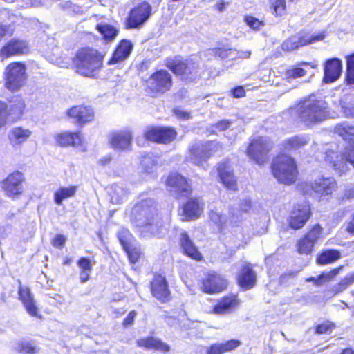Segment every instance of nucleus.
<instances>
[{"mask_svg":"<svg viewBox=\"0 0 354 354\" xmlns=\"http://www.w3.org/2000/svg\"><path fill=\"white\" fill-rule=\"evenodd\" d=\"M291 113H295L301 122L310 126L322 122L328 115L327 103L322 100L309 97L301 100L291 108Z\"/></svg>","mask_w":354,"mask_h":354,"instance_id":"nucleus-3","label":"nucleus"},{"mask_svg":"<svg viewBox=\"0 0 354 354\" xmlns=\"http://www.w3.org/2000/svg\"><path fill=\"white\" fill-rule=\"evenodd\" d=\"M167 190L176 198L187 197L192 192L191 187L187 180L178 173L170 174L167 180Z\"/></svg>","mask_w":354,"mask_h":354,"instance_id":"nucleus-10","label":"nucleus"},{"mask_svg":"<svg viewBox=\"0 0 354 354\" xmlns=\"http://www.w3.org/2000/svg\"><path fill=\"white\" fill-rule=\"evenodd\" d=\"M272 147V142L268 138L257 136L251 140L247 149V155L257 164L262 165L266 162L268 153Z\"/></svg>","mask_w":354,"mask_h":354,"instance_id":"nucleus-8","label":"nucleus"},{"mask_svg":"<svg viewBox=\"0 0 354 354\" xmlns=\"http://www.w3.org/2000/svg\"><path fill=\"white\" fill-rule=\"evenodd\" d=\"M137 345L146 349H155L162 352H169L170 347L160 339L151 337L140 338L137 340Z\"/></svg>","mask_w":354,"mask_h":354,"instance_id":"nucleus-28","label":"nucleus"},{"mask_svg":"<svg viewBox=\"0 0 354 354\" xmlns=\"http://www.w3.org/2000/svg\"><path fill=\"white\" fill-rule=\"evenodd\" d=\"M306 72L301 67H291L286 71V76L288 78L301 77L306 75Z\"/></svg>","mask_w":354,"mask_h":354,"instance_id":"nucleus-53","label":"nucleus"},{"mask_svg":"<svg viewBox=\"0 0 354 354\" xmlns=\"http://www.w3.org/2000/svg\"><path fill=\"white\" fill-rule=\"evenodd\" d=\"M234 220V216L232 215L230 219V223L231 225V232L236 238V241H234V247L239 248L243 243H246V241L243 233L242 227L238 225H232Z\"/></svg>","mask_w":354,"mask_h":354,"instance_id":"nucleus-40","label":"nucleus"},{"mask_svg":"<svg viewBox=\"0 0 354 354\" xmlns=\"http://www.w3.org/2000/svg\"><path fill=\"white\" fill-rule=\"evenodd\" d=\"M67 115L74 120L75 123L83 124L91 121L94 118L93 110L88 106H74L67 111Z\"/></svg>","mask_w":354,"mask_h":354,"instance_id":"nucleus-21","label":"nucleus"},{"mask_svg":"<svg viewBox=\"0 0 354 354\" xmlns=\"http://www.w3.org/2000/svg\"><path fill=\"white\" fill-rule=\"evenodd\" d=\"M183 216L185 220L197 218L201 212L197 199H190L183 207Z\"/></svg>","mask_w":354,"mask_h":354,"instance_id":"nucleus-35","label":"nucleus"},{"mask_svg":"<svg viewBox=\"0 0 354 354\" xmlns=\"http://www.w3.org/2000/svg\"><path fill=\"white\" fill-rule=\"evenodd\" d=\"M132 48L133 45L131 41L126 39L121 41L109 63L115 64L125 59L129 56Z\"/></svg>","mask_w":354,"mask_h":354,"instance_id":"nucleus-31","label":"nucleus"},{"mask_svg":"<svg viewBox=\"0 0 354 354\" xmlns=\"http://www.w3.org/2000/svg\"><path fill=\"white\" fill-rule=\"evenodd\" d=\"M28 47L26 41L23 40L12 39L1 50L2 57H8L13 55H19L26 53Z\"/></svg>","mask_w":354,"mask_h":354,"instance_id":"nucleus-25","label":"nucleus"},{"mask_svg":"<svg viewBox=\"0 0 354 354\" xmlns=\"http://www.w3.org/2000/svg\"><path fill=\"white\" fill-rule=\"evenodd\" d=\"M145 136L149 140L167 144L176 138V133L169 127H150L145 131Z\"/></svg>","mask_w":354,"mask_h":354,"instance_id":"nucleus-16","label":"nucleus"},{"mask_svg":"<svg viewBox=\"0 0 354 354\" xmlns=\"http://www.w3.org/2000/svg\"><path fill=\"white\" fill-rule=\"evenodd\" d=\"M16 350L23 354H34L36 352V348L32 344L27 342H21L17 344Z\"/></svg>","mask_w":354,"mask_h":354,"instance_id":"nucleus-51","label":"nucleus"},{"mask_svg":"<svg viewBox=\"0 0 354 354\" xmlns=\"http://www.w3.org/2000/svg\"><path fill=\"white\" fill-rule=\"evenodd\" d=\"M151 293L154 297L161 302L169 300L170 291L168 289V285L165 277L161 275L155 276L151 282Z\"/></svg>","mask_w":354,"mask_h":354,"instance_id":"nucleus-22","label":"nucleus"},{"mask_svg":"<svg viewBox=\"0 0 354 354\" xmlns=\"http://www.w3.org/2000/svg\"><path fill=\"white\" fill-rule=\"evenodd\" d=\"M7 115V106L3 102H0V128L6 125Z\"/></svg>","mask_w":354,"mask_h":354,"instance_id":"nucleus-58","label":"nucleus"},{"mask_svg":"<svg viewBox=\"0 0 354 354\" xmlns=\"http://www.w3.org/2000/svg\"><path fill=\"white\" fill-rule=\"evenodd\" d=\"M310 138L306 135H298L286 139L283 142V147L285 149L297 150L308 144Z\"/></svg>","mask_w":354,"mask_h":354,"instance_id":"nucleus-32","label":"nucleus"},{"mask_svg":"<svg viewBox=\"0 0 354 354\" xmlns=\"http://www.w3.org/2000/svg\"><path fill=\"white\" fill-rule=\"evenodd\" d=\"M315 245L304 236L297 242L298 252L301 254H310L313 252Z\"/></svg>","mask_w":354,"mask_h":354,"instance_id":"nucleus-45","label":"nucleus"},{"mask_svg":"<svg viewBox=\"0 0 354 354\" xmlns=\"http://www.w3.org/2000/svg\"><path fill=\"white\" fill-rule=\"evenodd\" d=\"M272 170L274 178L285 185L295 183L298 174L295 160L286 154L279 155L273 160Z\"/></svg>","mask_w":354,"mask_h":354,"instance_id":"nucleus-4","label":"nucleus"},{"mask_svg":"<svg viewBox=\"0 0 354 354\" xmlns=\"http://www.w3.org/2000/svg\"><path fill=\"white\" fill-rule=\"evenodd\" d=\"M141 165L145 171L149 174H153L156 171L157 160L151 156H144Z\"/></svg>","mask_w":354,"mask_h":354,"instance_id":"nucleus-44","label":"nucleus"},{"mask_svg":"<svg viewBox=\"0 0 354 354\" xmlns=\"http://www.w3.org/2000/svg\"><path fill=\"white\" fill-rule=\"evenodd\" d=\"M325 35L323 32L313 35H309L306 32H299L286 40L282 44L281 47L283 50L291 51L300 46L322 41Z\"/></svg>","mask_w":354,"mask_h":354,"instance_id":"nucleus-12","label":"nucleus"},{"mask_svg":"<svg viewBox=\"0 0 354 354\" xmlns=\"http://www.w3.org/2000/svg\"><path fill=\"white\" fill-rule=\"evenodd\" d=\"M167 66L182 79L192 80L197 77L198 64L192 60L185 62L172 59L168 61Z\"/></svg>","mask_w":354,"mask_h":354,"instance_id":"nucleus-11","label":"nucleus"},{"mask_svg":"<svg viewBox=\"0 0 354 354\" xmlns=\"http://www.w3.org/2000/svg\"><path fill=\"white\" fill-rule=\"evenodd\" d=\"M237 279L239 286L245 290L250 289L255 285L256 275L249 263H245L243 266Z\"/></svg>","mask_w":354,"mask_h":354,"instance_id":"nucleus-27","label":"nucleus"},{"mask_svg":"<svg viewBox=\"0 0 354 354\" xmlns=\"http://www.w3.org/2000/svg\"><path fill=\"white\" fill-rule=\"evenodd\" d=\"M241 342L236 339H232L230 341H227L224 343H221V346L223 353L231 351L237 348L238 346H239Z\"/></svg>","mask_w":354,"mask_h":354,"instance_id":"nucleus-55","label":"nucleus"},{"mask_svg":"<svg viewBox=\"0 0 354 354\" xmlns=\"http://www.w3.org/2000/svg\"><path fill=\"white\" fill-rule=\"evenodd\" d=\"M354 283V272L344 277L337 284L333 286L331 291L333 295L342 292Z\"/></svg>","mask_w":354,"mask_h":354,"instance_id":"nucleus-39","label":"nucleus"},{"mask_svg":"<svg viewBox=\"0 0 354 354\" xmlns=\"http://www.w3.org/2000/svg\"><path fill=\"white\" fill-rule=\"evenodd\" d=\"M118 237L123 248H128L131 245V234L128 230H121L118 233Z\"/></svg>","mask_w":354,"mask_h":354,"instance_id":"nucleus-50","label":"nucleus"},{"mask_svg":"<svg viewBox=\"0 0 354 354\" xmlns=\"http://www.w3.org/2000/svg\"><path fill=\"white\" fill-rule=\"evenodd\" d=\"M24 176L22 173L16 171L10 174L3 181V189L6 194L11 198H16L23 192Z\"/></svg>","mask_w":354,"mask_h":354,"instance_id":"nucleus-18","label":"nucleus"},{"mask_svg":"<svg viewBox=\"0 0 354 354\" xmlns=\"http://www.w3.org/2000/svg\"><path fill=\"white\" fill-rule=\"evenodd\" d=\"M342 71V61L337 58H333L326 61L324 66V82L331 83L336 81L341 75Z\"/></svg>","mask_w":354,"mask_h":354,"instance_id":"nucleus-23","label":"nucleus"},{"mask_svg":"<svg viewBox=\"0 0 354 354\" xmlns=\"http://www.w3.org/2000/svg\"><path fill=\"white\" fill-rule=\"evenodd\" d=\"M66 242V237L63 235H57L53 239V245L56 248H62Z\"/></svg>","mask_w":354,"mask_h":354,"instance_id":"nucleus-61","label":"nucleus"},{"mask_svg":"<svg viewBox=\"0 0 354 354\" xmlns=\"http://www.w3.org/2000/svg\"><path fill=\"white\" fill-rule=\"evenodd\" d=\"M174 113L177 118L182 119V120H189L190 118V113L187 112L186 111H184L183 109H181L180 108L174 109Z\"/></svg>","mask_w":354,"mask_h":354,"instance_id":"nucleus-59","label":"nucleus"},{"mask_svg":"<svg viewBox=\"0 0 354 354\" xmlns=\"http://www.w3.org/2000/svg\"><path fill=\"white\" fill-rule=\"evenodd\" d=\"M171 84V76L169 72L165 70L154 73L148 82V86L151 91L162 93L169 91Z\"/></svg>","mask_w":354,"mask_h":354,"instance_id":"nucleus-15","label":"nucleus"},{"mask_svg":"<svg viewBox=\"0 0 354 354\" xmlns=\"http://www.w3.org/2000/svg\"><path fill=\"white\" fill-rule=\"evenodd\" d=\"M323 228L319 224H317L314 225L304 236L315 245L321 238Z\"/></svg>","mask_w":354,"mask_h":354,"instance_id":"nucleus-47","label":"nucleus"},{"mask_svg":"<svg viewBox=\"0 0 354 354\" xmlns=\"http://www.w3.org/2000/svg\"><path fill=\"white\" fill-rule=\"evenodd\" d=\"M342 268V266H339L337 268L333 269L327 273L321 274L322 279H324L325 282L331 281L339 273Z\"/></svg>","mask_w":354,"mask_h":354,"instance_id":"nucleus-57","label":"nucleus"},{"mask_svg":"<svg viewBox=\"0 0 354 354\" xmlns=\"http://www.w3.org/2000/svg\"><path fill=\"white\" fill-rule=\"evenodd\" d=\"M335 324L330 322L326 321L320 324H318L315 328V333L317 334H327L330 333L335 328Z\"/></svg>","mask_w":354,"mask_h":354,"instance_id":"nucleus-49","label":"nucleus"},{"mask_svg":"<svg viewBox=\"0 0 354 354\" xmlns=\"http://www.w3.org/2000/svg\"><path fill=\"white\" fill-rule=\"evenodd\" d=\"M109 194L113 204H121L126 200L128 191L122 186L115 184L110 187Z\"/></svg>","mask_w":354,"mask_h":354,"instance_id":"nucleus-36","label":"nucleus"},{"mask_svg":"<svg viewBox=\"0 0 354 354\" xmlns=\"http://www.w3.org/2000/svg\"><path fill=\"white\" fill-rule=\"evenodd\" d=\"M180 246L183 252L193 259L199 261L202 256L186 233L180 234Z\"/></svg>","mask_w":354,"mask_h":354,"instance_id":"nucleus-29","label":"nucleus"},{"mask_svg":"<svg viewBox=\"0 0 354 354\" xmlns=\"http://www.w3.org/2000/svg\"><path fill=\"white\" fill-rule=\"evenodd\" d=\"M136 315V313L135 310L131 311L128 314L127 317L124 319V320L123 322V325L124 326H128L131 325L133 323L134 318H135Z\"/></svg>","mask_w":354,"mask_h":354,"instance_id":"nucleus-62","label":"nucleus"},{"mask_svg":"<svg viewBox=\"0 0 354 354\" xmlns=\"http://www.w3.org/2000/svg\"><path fill=\"white\" fill-rule=\"evenodd\" d=\"M312 189L320 197H326L332 195L337 189V184L333 178H324L323 176L316 178L311 185Z\"/></svg>","mask_w":354,"mask_h":354,"instance_id":"nucleus-20","label":"nucleus"},{"mask_svg":"<svg viewBox=\"0 0 354 354\" xmlns=\"http://www.w3.org/2000/svg\"><path fill=\"white\" fill-rule=\"evenodd\" d=\"M246 24L253 30H259L264 26V22L253 16H245L244 19Z\"/></svg>","mask_w":354,"mask_h":354,"instance_id":"nucleus-52","label":"nucleus"},{"mask_svg":"<svg viewBox=\"0 0 354 354\" xmlns=\"http://www.w3.org/2000/svg\"><path fill=\"white\" fill-rule=\"evenodd\" d=\"M240 304L235 295H229L222 298L214 307L213 313L216 315H227L234 310Z\"/></svg>","mask_w":354,"mask_h":354,"instance_id":"nucleus-24","label":"nucleus"},{"mask_svg":"<svg viewBox=\"0 0 354 354\" xmlns=\"http://www.w3.org/2000/svg\"><path fill=\"white\" fill-rule=\"evenodd\" d=\"M25 102L20 97H14L8 106V113L15 118H19L23 113Z\"/></svg>","mask_w":354,"mask_h":354,"instance_id":"nucleus-38","label":"nucleus"},{"mask_svg":"<svg viewBox=\"0 0 354 354\" xmlns=\"http://www.w3.org/2000/svg\"><path fill=\"white\" fill-rule=\"evenodd\" d=\"M221 149L222 147L217 141H197L191 146L187 160L196 165L202 166L203 162Z\"/></svg>","mask_w":354,"mask_h":354,"instance_id":"nucleus-6","label":"nucleus"},{"mask_svg":"<svg viewBox=\"0 0 354 354\" xmlns=\"http://www.w3.org/2000/svg\"><path fill=\"white\" fill-rule=\"evenodd\" d=\"M311 215L310 205L307 202L297 204L290 213L288 218L289 226L294 230L302 228Z\"/></svg>","mask_w":354,"mask_h":354,"instance_id":"nucleus-13","label":"nucleus"},{"mask_svg":"<svg viewBox=\"0 0 354 354\" xmlns=\"http://www.w3.org/2000/svg\"><path fill=\"white\" fill-rule=\"evenodd\" d=\"M57 142L62 147H77L81 145V138L79 133L64 132L56 136Z\"/></svg>","mask_w":354,"mask_h":354,"instance_id":"nucleus-34","label":"nucleus"},{"mask_svg":"<svg viewBox=\"0 0 354 354\" xmlns=\"http://www.w3.org/2000/svg\"><path fill=\"white\" fill-rule=\"evenodd\" d=\"M335 133L341 136L345 144L344 153H339L337 147L330 146L325 152L326 164L341 176L348 170V163L354 167V127L347 123L337 124Z\"/></svg>","mask_w":354,"mask_h":354,"instance_id":"nucleus-1","label":"nucleus"},{"mask_svg":"<svg viewBox=\"0 0 354 354\" xmlns=\"http://www.w3.org/2000/svg\"><path fill=\"white\" fill-rule=\"evenodd\" d=\"M75 64L78 73L88 77L101 67L102 59L97 50L85 48L77 53Z\"/></svg>","mask_w":354,"mask_h":354,"instance_id":"nucleus-5","label":"nucleus"},{"mask_svg":"<svg viewBox=\"0 0 354 354\" xmlns=\"http://www.w3.org/2000/svg\"><path fill=\"white\" fill-rule=\"evenodd\" d=\"M209 218L221 230L225 227L227 223L226 216L221 214L218 210H211L209 213Z\"/></svg>","mask_w":354,"mask_h":354,"instance_id":"nucleus-46","label":"nucleus"},{"mask_svg":"<svg viewBox=\"0 0 354 354\" xmlns=\"http://www.w3.org/2000/svg\"><path fill=\"white\" fill-rule=\"evenodd\" d=\"M127 252L130 261L135 263L140 257V250L138 248H131V245L128 246V248H124Z\"/></svg>","mask_w":354,"mask_h":354,"instance_id":"nucleus-54","label":"nucleus"},{"mask_svg":"<svg viewBox=\"0 0 354 354\" xmlns=\"http://www.w3.org/2000/svg\"><path fill=\"white\" fill-rule=\"evenodd\" d=\"M151 10V5L145 1L132 8L126 21V28L128 29L139 28L149 19Z\"/></svg>","mask_w":354,"mask_h":354,"instance_id":"nucleus-9","label":"nucleus"},{"mask_svg":"<svg viewBox=\"0 0 354 354\" xmlns=\"http://www.w3.org/2000/svg\"><path fill=\"white\" fill-rule=\"evenodd\" d=\"M132 132L128 129H122L112 132L109 137V143L115 150H129L131 147Z\"/></svg>","mask_w":354,"mask_h":354,"instance_id":"nucleus-17","label":"nucleus"},{"mask_svg":"<svg viewBox=\"0 0 354 354\" xmlns=\"http://www.w3.org/2000/svg\"><path fill=\"white\" fill-rule=\"evenodd\" d=\"M232 122L230 120H223L221 121L218 122L215 124L216 129H217L218 131H225L230 128L231 126Z\"/></svg>","mask_w":354,"mask_h":354,"instance_id":"nucleus-60","label":"nucleus"},{"mask_svg":"<svg viewBox=\"0 0 354 354\" xmlns=\"http://www.w3.org/2000/svg\"><path fill=\"white\" fill-rule=\"evenodd\" d=\"M19 299L23 304L26 312L32 317L41 318L39 314L38 308L36 306V301L30 289L27 286H24L19 281L18 288Z\"/></svg>","mask_w":354,"mask_h":354,"instance_id":"nucleus-19","label":"nucleus"},{"mask_svg":"<svg viewBox=\"0 0 354 354\" xmlns=\"http://www.w3.org/2000/svg\"><path fill=\"white\" fill-rule=\"evenodd\" d=\"M96 28L107 40L113 39L118 33V30L114 26L107 24H99Z\"/></svg>","mask_w":354,"mask_h":354,"instance_id":"nucleus-41","label":"nucleus"},{"mask_svg":"<svg viewBox=\"0 0 354 354\" xmlns=\"http://www.w3.org/2000/svg\"><path fill=\"white\" fill-rule=\"evenodd\" d=\"M131 221L141 229L145 236L160 237L167 232V228L158 219L157 205L151 199H145L137 203L130 214Z\"/></svg>","mask_w":354,"mask_h":354,"instance_id":"nucleus-2","label":"nucleus"},{"mask_svg":"<svg viewBox=\"0 0 354 354\" xmlns=\"http://www.w3.org/2000/svg\"><path fill=\"white\" fill-rule=\"evenodd\" d=\"M210 51L214 56L218 57L221 59H229L234 60V55L237 54L234 48H215L211 49Z\"/></svg>","mask_w":354,"mask_h":354,"instance_id":"nucleus-43","label":"nucleus"},{"mask_svg":"<svg viewBox=\"0 0 354 354\" xmlns=\"http://www.w3.org/2000/svg\"><path fill=\"white\" fill-rule=\"evenodd\" d=\"M220 179L223 184L231 190H236L237 188L236 180L230 169L228 162H223L218 164L217 168Z\"/></svg>","mask_w":354,"mask_h":354,"instance_id":"nucleus-26","label":"nucleus"},{"mask_svg":"<svg viewBox=\"0 0 354 354\" xmlns=\"http://www.w3.org/2000/svg\"><path fill=\"white\" fill-rule=\"evenodd\" d=\"M223 353L221 344H214L207 350V354H222Z\"/></svg>","mask_w":354,"mask_h":354,"instance_id":"nucleus-63","label":"nucleus"},{"mask_svg":"<svg viewBox=\"0 0 354 354\" xmlns=\"http://www.w3.org/2000/svg\"><path fill=\"white\" fill-rule=\"evenodd\" d=\"M341 257L339 251L337 250H328L323 251L317 257V262L320 265L332 263Z\"/></svg>","mask_w":354,"mask_h":354,"instance_id":"nucleus-37","label":"nucleus"},{"mask_svg":"<svg viewBox=\"0 0 354 354\" xmlns=\"http://www.w3.org/2000/svg\"><path fill=\"white\" fill-rule=\"evenodd\" d=\"M78 267L81 270L91 271L93 268V263L91 261L86 257H81L77 263Z\"/></svg>","mask_w":354,"mask_h":354,"instance_id":"nucleus-56","label":"nucleus"},{"mask_svg":"<svg viewBox=\"0 0 354 354\" xmlns=\"http://www.w3.org/2000/svg\"><path fill=\"white\" fill-rule=\"evenodd\" d=\"M27 81L26 67L21 62L8 64L4 72V86L11 92H17L25 86Z\"/></svg>","mask_w":354,"mask_h":354,"instance_id":"nucleus-7","label":"nucleus"},{"mask_svg":"<svg viewBox=\"0 0 354 354\" xmlns=\"http://www.w3.org/2000/svg\"><path fill=\"white\" fill-rule=\"evenodd\" d=\"M32 131L21 127H13L9 132L8 138L14 146L20 145L26 142L31 136Z\"/></svg>","mask_w":354,"mask_h":354,"instance_id":"nucleus-30","label":"nucleus"},{"mask_svg":"<svg viewBox=\"0 0 354 354\" xmlns=\"http://www.w3.org/2000/svg\"><path fill=\"white\" fill-rule=\"evenodd\" d=\"M227 281L220 274L209 272L203 279L201 289L208 294L218 293L226 288Z\"/></svg>","mask_w":354,"mask_h":354,"instance_id":"nucleus-14","label":"nucleus"},{"mask_svg":"<svg viewBox=\"0 0 354 354\" xmlns=\"http://www.w3.org/2000/svg\"><path fill=\"white\" fill-rule=\"evenodd\" d=\"M346 81L349 84H354V53L346 56Z\"/></svg>","mask_w":354,"mask_h":354,"instance_id":"nucleus-48","label":"nucleus"},{"mask_svg":"<svg viewBox=\"0 0 354 354\" xmlns=\"http://www.w3.org/2000/svg\"><path fill=\"white\" fill-rule=\"evenodd\" d=\"M272 13L276 17H283L286 14V0H270Z\"/></svg>","mask_w":354,"mask_h":354,"instance_id":"nucleus-42","label":"nucleus"},{"mask_svg":"<svg viewBox=\"0 0 354 354\" xmlns=\"http://www.w3.org/2000/svg\"><path fill=\"white\" fill-rule=\"evenodd\" d=\"M231 93L236 98L243 97L245 94V91L242 86L234 88L231 91Z\"/></svg>","mask_w":354,"mask_h":354,"instance_id":"nucleus-64","label":"nucleus"},{"mask_svg":"<svg viewBox=\"0 0 354 354\" xmlns=\"http://www.w3.org/2000/svg\"><path fill=\"white\" fill-rule=\"evenodd\" d=\"M78 187L77 185H71L68 187H60L54 193V202L58 205H62L63 201L66 199L73 198L75 196Z\"/></svg>","mask_w":354,"mask_h":354,"instance_id":"nucleus-33","label":"nucleus"}]
</instances>
